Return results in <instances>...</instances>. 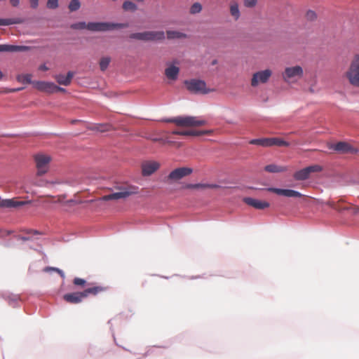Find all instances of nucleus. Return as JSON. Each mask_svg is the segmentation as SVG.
<instances>
[{
  "label": "nucleus",
  "mask_w": 359,
  "mask_h": 359,
  "mask_svg": "<svg viewBox=\"0 0 359 359\" xmlns=\"http://www.w3.org/2000/svg\"><path fill=\"white\" fill-rule=\"evenodd\" d=\"M327 205L335 210L338 209L337 205L334 202H328Z\"/></svg>",
  "instance_id": "44"
},
{
  "label": "nucleus",
  "mask_w": 359,
  "mask_h": 359,
  "mask_svg": "<svg viewBox=\"0 0 359 359\" xmlns=\"http://www.w3.org/2000/svg\"><path fill=\"white\" fill-rule=\"evenodd\" d=\"M58 6V0H48L47 7L50 9H55Z\"/></svg>",
  "instance_id": "37"
},
{
  "label": "nucleus",
  "mask_w": 359,
  "mask_h": 359,
  "mask_svg": "<svg viewBox=\"0 0 359 359\" xmlns=\"http://www.w3.org/2000/svg\"><path fill=\"white\" fill-rule=\"evenodd\" d=\"M193 172V169L189 167H180L172 170L167 177L168 183L176 182L182 178L190 175Z\"/></svg>",
  "instance_id": "10"
},
{
  "label": "nucleus",
  "mask_w": 359,
  "mask_h": 359,
  "mask_svg": "<svg viewBox=\"0 0 359 359\" xmlns=\"http://www.w3.org/2000/svg\"><path fill=\"white\" fill-rule=\"evenodd\" d=\"M30 6L33 8H36L39 5V0H29Z\"/></svg>",
  "instance_id": "41"
},
{
  "label": "nucleus",
  "mask_w": 359,
  "mask_h": 359,
  "mask_svg": "<svg viewBox=\"0 0 359 359\" xmlns=\"http://www.w3.org/2000/svg\"><path fill=\"white\" fill-rule=\"evenodd\" d=\"M180 68L175 65H170L165 69V76L172 81H175L179 75Z\"/></svg>",
  "instance_id": "22"
},
{
  "label": "nucleus",
  "mask_w": 359,
  "mask_h": 359,
  "mask_svg": "<svg viewBox=\"0 0 359 359\" xmlns=\"http://www.w3.org/2000/svg\"><path fill=\"white\" fill-rule=\"evenodd\" d=\"M267 191L270 192L275 193L280 196H284L286 197H302V194L292 189H278V188H269Z\"/></svg>",
  "instance_id": "18"
},
{
  "label": "nucleus",
  "mask_w": 359,
  "mask_h": 359,
  "mask_svg": "<svg viewBox=\"0 0 359 359\" xmlns=\"http://www.w3.org/2000/svg\"><path fill=\"white\" fill-rule=\"evenodd\" d=\"M167 123H173L177 126L182 127H198L206 124V121L196 116H177L164 120Z\"/></svg>",
  "instance_id": "3"
},
{
  "label": "nucleus",
  "mask_w": 359,
  "mask_h": 359,
  "mask_svg": "<svg viewBox=\"0 0 359 359\" xmlns=\"http://www.w3.org/2000/svg\"><path fill=\"white\" fill-rule=\"evenodd\" d=\"M304 70L302 67L297 65L286 67L282 74L283 80L287 83H294L303 76Z\"/></svg>",
  "instance_id": "8"
},
{
  "label": "nucleus",
  "mask_w": 359,
  "mask_h": 359,
  "mask_svg": "<svg viewBox=\"0 0 359 359\" xmlns=\"http://www.w3.org/2000/svg\"><path fill=\"white\" fill-rule=\"evenodd\" d=\"M219 186L215 184H187L184 186L185 189H217Z\"/></svg>",
  "instance_id": "26"
},
{
  "label": "nucleus",
  "mask_w": 359,
  "mask_h": 359,
  "mask_svg": "<svg viewBox=\"0 0 359 359\" xmlns=\"http://www.w3.org/2000/svg\"><path fill=\"white\" fill-rule=\"evenodd\" d=\"M73 283L77 286L84 287L86 284V281L81 278H75L73 280Z\"/></svg>",
  "instance_id": "36"
},
{
  "label": "nucleus",
  "mask_w": 359,
  "mask_h": 359,
  "mask_svg": "<svg viewBox=\"0 0 359 359\" xmlns=\"http://www.w3.org/2000/svg\"><path fill=\"white\" fill-rule=\"evenodd\" d=\"M23 22V20L21 18H6L0 19V26H7L14 24H21Z\"/></svg>",
  "instance_id": "28"
},
{
  "label": "nucleus",
  "mask_w": 359,
  "mask_h": 359,
  "mask_svg": "<svg viewBox=\"0 0 359 359\" xmlns=\"http://www.w3.org/2000/svg\"><path fill=\"white\" fill-rule=\"evenodd\" d=\"M250 144L259 145L264 147H269L272 146L278 147H289L290 143L278 137H268L253 139L250 141Z\"/></svg>",
  "instance_id": "6"
},
{
  "label": "nucleus",
  "mask_w": 359,
  "mask_h": 359,
  "mask_svg": "<svg viewBox=\"0 0 359 359\" xmlns=\"http://www.w3.org/2000/svg\"><path fill=\"white\" fill-rule=\"evenodd\" d=\"M217 63L216 60L212 62V65H215Z\"/></svg>",
  "instance_id": "52"
},
{
  "label": "nucleus",
  "mask_w": 359,
  "mask_h": 359,
  "mask_svg": "<svg viewBox=\"0 0 359 359\" xmlns=\"http://www.w3.org/2000/svg\"><path fill=\"white\" fill-rule=\"evenodd\" d=\"M111 190H114L113 193L103 196L99 200L100 201H110V200H120L126 199L129 196L138 193V187L128 184L127 183L118 184L114 186Z\"/></svg>",
  "instance_id": "1"
},
{
  "label": "nucleus",
  "mask_w": 359,
  "mask_h": 359,
  "mask_svg": "<svg viewBox=\"0 0 359 359\" xmlns=\"http://www.w3.org/2000/svg\"><path fill=\"white\" fill-rule=\"evenodd\" d=\"M257 2V0H244V4L246 7H254Z\"/></svg>",
  "instance_id": "39"
},
{
  "label": "nucleus",
  "mask_w": 359,
  "mask_h": 359,
  "mask_svg": "<svg viewBox=\"0 0 359 359\" xmlns=\"http://www.w3.org/2000/svg\"><path fill=\"white\" fill-rule=\"evenodd\" d=\"M28 46H14V45H0V52H18L29 50Z\"/></svg>",
  "instance_id": "23"
},
{
  "label": "nucleus",
  "mask_w": 359,
  "mask_h": 359,
  "mask_svg": "<svg viewBox=\"0 0 359 359\" xmlns=\"http://www.w3.org/2000/svg\"><path fill=\"white\" fill-rule=\"evenodd\" d=\"M353 212L354 214H358L359 213V207L358 206H354L352 208Z\"/></svg>",
  "instance_id": "47"
},
{
  "label": "nucleus",
  "mask_w": 359,
  "mask_h": 359,
  "mask_svg": "<svg viewBox=\"0 0 359 359\" xmlns=\"http://www.w3.org/2000/svg\"><path fill=\"white\" fill-rule=\"evenodd\" d=\"M52 270L57 271L62 278L65 277L63 271L57 268H51Z\"/></svg>",
  "instance_id": "43"
},
{
  "label": "nucleus",
  "mask_w": 359,
  "mask_h": 359,
  "mask_svg": "<svg viewBox=\"0 0 359 359\" xmlns=\"http://www.w3.org/2000/svg\"><path fill=\"white\" fill-rule=\"evenodd\" d=\"M38 175L46 174L49 169V164L52 160L51 156L43 153H39L34 156Z\"/></svg>",
  "instance_id": "5"
},
{
  "label": "nucleus",
  "mask_w": 359,
  "mask_h": 359,
  "mask_svg": "<svg viewBox=\"0 0 359 359\" xmlns=\"http://www.w3.org/2000/svg\"><path fill=\"white\" fill-rule=\"evenodd\" d=\"M272 72L270 69H265L255 73L251 80V85L253 87L257 86L259 83H265L271 76Z\"/></svg>",
  "instance_id": "13"
},
{
  "label": "nucleus",
  "mask_w": 359,
  "mask_h": 359,
  "mask_svg": "<svg viewBox=\"0 0 359 359\" xmlns=\"http://www.w3.org/2000/svg\"><path fill=\"white\" fill-rule=\"evenodd\" d=\"M328 148L339 154H356L358 149L346 142H339L336 144H330Z\"/></svg>",
  "instance_id": "12"
},
{
  "label": "nucleus",
  "mask_w": 359,
  "mask_h": 359,
  "mask_svg": "<svg viewBox=\"0 0 359 359\" xmlns=\"http://www.w3.org/2000/svg\"><path fill=\"white\" fill-rule=\"evenodd\" d=\"M32 75L30 74H20L17 76V80L24 84H30L34 83L32 81Z\"/></svg>",
  "instance_id": "29"
},
{
  "label": "nucleus",
  "mask_w": 359,
  "mask_h": 359,
  "mask_svg": "<svg viewBox=\"0 0 359 359\" xmlns=\"http://www.w3.org/2000/svg\"><path fill=\"white\" fill-rule=\"evenodd\" d=\"M130 38L144 41H157L165 39V33L163 31H147L133 33L130 35Z\"/></svg>",
  "instance_id": "4"
},
{
  "label": "nucleus",
  "mask_w": 359,
  "mask_h": 359,
  "mask_svg": "<svg viewBox=\"0 0 359 359\" xmlns=\"http://www.w3.org/2000/svg\"><path fill=\"white\" fill-rule=\"evenodd\" d=\"M184 84L189 91L193 93L207 94L210 90L207 88L204 81L200 79L186 80Z\"/></svg>",
  "instance_id": "9"
},
{
  "label": "nucleus",
  "mask_w": 359,
  "mask_h": 359,
  "mask_svg": "<svg viewBox=\"0 0 359 359\" xmlns=\"http://www.w3.org/2000/svg\"><path fill=\"white\" fill-rule=\"evenodd\" d=\"M3 77V74L1 73V72L0 71V79H1Z\"/></svg>",
  "instance_id": "51"
},
{
  "label": "nucleus",
  "mask_w": 359,
  "mask_h": 359,
  "mask_svg": "<svg viewBox=\"0 0 359 359\" xmlns=\"http://www.w3.org/2000/svg\"><path fill=\"white\" fill-rule=\"evenodd\" d=\"M201 5L199 3H195L191 6L190 8V13L192 14H196L201 12Z\"/></svg>",
  "instance_id": "34"
},
{
  "label": "nucleus",
  "mask_w": 359,
  "mask_h": 359,
  "mask_svg": "<svg viewBox=\"0 0 359 359\" xmlns=\"http://www.w3.org/2000/svg\"><path fill=\"white\" fill-rule=\"evenodd\" d=\"M39 69L41 71H47L48 70V67L46 65H41L39 67Z\"/></svg>",
  "instance_id": "46"
},
{
  "label": "nucleus",
  "mask_w": 359,
  "mask_h": 359,
  "mask_svg": "<svg viewBox=\"0 0 359 359\" xmlns=\"http://www.w3.org/2000/svg\"><path fill=\"white\" fill-rule=\"evenodd\" d=\"M160 168V163L155 161H144L142 164V174L143 176H149Z\"/></svg>",
  "instance_id": "14"
},
{
  "label": "nucleus",
  "mask_w": 359,
  "mask_h": 359,
  "mask_svg": "<svg viewBox=\"0 0 359 359\" xmlns=\"http://www.w3.org/2000/svg\"><path fill=\"white\" fill-rule=\"evenodd\" d=\"M243 201L248 205L257 210H264L269 207V203L264 201L257 200L250 197L243 198Z\"/></svg>",
  "instance_id": "19"
},
{
  "label": "nucleus",
  "mask_w": 359,
  "mask_h": 359,
  "mask_svg": "<svg viewBox=\"0 0 359 359\" xmlns=\"http://www.w3.org/2000/svg\"><path fill=\"white\" fill-rule=\"evenodd\" d=\"M63 299L67 303L76 304L81 303L85 299V294L83 291L67 293L63 296Z\"/></svg>",
  "instance_id": "16"
},
{
  "label": "nucleus",
  "mask_w": 359,
  "mask_h": 359,
  "mask_svg": "<svg viewBox=\"0 0 359 359\" xmlns=\"http://www.w3.org/2000/svg\"><path fill=\"white\" fill-rule=\"evenodd\" d=\"M111 62L110 57H103L100 59L99 65L101 71L104 72Z\"/></svg>",
  "instance_id": "30"
},
{
  "label": "nucleus",
  "mask_w": 359,
  "mask_h": 359,
  "mask_svg": "<svg viewBox=\"0 0 359 359\" xmlns=\"http://www.w3.org/2000/svg\"><path fill=\"white\" fill-rule=\"evenodd\" d=\"M123 8L125 11H135L137 10V6L132 1H126L123 4Z\"/></svg>",
  "instance_id": "32"
},
{
  "label": "nucleus",
  "mask_w": 359,
  "mask_h": 359,
  "mask_svg": "<svg viewBox=\"0 0 359 359\" xmlns=\"http://www.w3.org/2000/svg\"><path fill=\"white\" fill-rule=\"evenodd\" d=\"M345 77L351 86L359 88V53L352 57L345 72Z\"/></svg>",
  "instance_id": "2"
},
{
  "label": "nucleus",
  "mask_w": 359,
  "mask_h": 359,
  "mask_svg": "<svg viewBox=\"0 0 359 359\" xmlns=\"http://www.w3.org/2000/svg\"><path fill=\"white\" fill-rule=\"evenodd\" d=\"M127 24L110 23V22H89L87 24V29L92 32H105L116 28L127 27Z\"/></svg>",
  "instance_id": "7"
},
{
  "label": "nucleus",
  "mask_w": 359,
  "mask_h": 359,
  "mask_svg": "<svg viewBox=\"0 0 359 359\" xmlns=\"http://www.w3.org/2000/svg\"><path fill=\"white\" fill-rule=\"evenodd\" d=\"M71 28L74 29H87V24L84 22H79L77 23L72 24Z\"/></svg>",
  "instance_id": "35"
},
{
  "label": "nucleus",
  "mask_w": 359,
  "mask_h": 359,
  "mask_svg": "<svg viewBox=\"0 0 359 359\" xmlns=\"http://www.w3.org/2000/svg\"><path fill=\"white\" fill-rule=\"evenodd\" d=\"M19 90H20V88H18V89H10L8 90H7L6 92H15V91Z\"/></svg>",
  "instance_id": "50"
},
{
  "label": "nucleus",
  "mask_w": 359,
  "mask_h": 359,
  "mask_svg": "<svg viewBox=\"0 0 359 359\" xmlns=\"http://www.w3.org/2000/svg\"><path fill=\"white\" fill-rule=\"evenodd\" d=\"M109 128L110 126L108 125H101L97 128V129L100 132H104L109 130Z\"/></svg>",
  "instance_id": "40"
},
{
  "label": "nucleus",
  "mask_w": 359,
  "mask_h": 359,
  "mask_svg": "<svg viewBox=\"0 0 359 359\" xmlns=\"http://www.w3.org/2000/svg\"><path fill=\"white\" fill-rule=\"evenodd\" d=\"M210 130H174L172 132L173 135H184V136H201L204 135H210L212 133Z\"/></svg>",
  "instance_id": "17"
},
{
  "label": "nucleus",
  "mask_w": 359,
  "mask_h": 359,
  "mask_svg": "<svg viewBox=\"0 0 359 359\" xmlns=\"http://www.w3.org/2000/svg\"><path fill=\"white\" fill-rule=\"evenodd\" d=\"M81 6L80 2L78 0H72L69 4V9L70 11H76Z\"/></svg>",
  "instance_id": "33"
},
{
  "label": "nucleus",
  "mask_w": 359,
  "mask_h": 359,
  "mask_svg": "<svg viewBox=\"0 0 359 359\" xmlns=\"http://www.w3.org/2000/svg\"><path fill=\"white\" fill-rule=\"evenodd\" d=\"M9 1H10L11 4L14 7H17L20 4V0H9Z\"/></svg>",
  "instance_id": "42"
},
{
  "label": "nucleus",
  "mask_w": 359,
  "mask_h": 359,
  "mask_svg": "<svg viewBox=\"0 0 359 359\" xmlns=\"http://www.w3.org/2000/svg\"><path fill=\"white\" fill-rule=\"evenodd\" d=\"M106 287L102 286H93L91 287H88L85 289L83 292L85 294V298L88 297L89 295L95 296L97 294L105 291Z\"/></svg>",
  "instance_id": "25"
},
{
  "label": "nucleus",
  "mask_w": 359,
  "mask_h": 359,
  "mask_svg": "<svg viewBox=\"0 0 359 359\" xmlns=\"http://www.w3.org/2000/svg\"><path fill=\"white\" fill-rule=\"evenodd\" d=\"M153 141L154 142H163V143H165V141L161 138H154L153 139Z\"/></svg>",
  "instance_id": "48"
},
{
  "label": "nucleus",
  "mask_w": 359,
  "mask_h": 359,
  "mask_svg": "<svg viewBox=\"0 0 359 359\" xmlns=\"http://www.w3.org/2000/svg\"><path fill=\"white\" fill-rule=\"evenodd\" d=\"M33 86L36 89L47 93H54V89H57L55 83L48 81H34Z\"/></svg>",
  "instance_id": "15"
},
{
  "label": "nucleus",
  "mask_w": 359,
  "mask_h": 359,
  "mask_svg": "<svg viewBox=\"0 0 359 359\" xmlns=\"http://www.w3.org/2000/svg\"><path fill=\"white\" fill-rule=\"evenodd\" d=\"M264 170L271 173L283 172L287 170V167L278 165L276 164H269L264 167Z\"/></svg>",
  "instance_id": "24"
},
{
  "label": "nucleus",
  "mask_w": 359,
  "mask_h": 359,
  "mask_svg": "<svg viewBox=\"0 0 359 359\" xmlns=\"http://www.w3.org/2000/svg\"><path fill=\"white\" fill-rule=\"evenodd\" d=\"M57 89H54V93L56 92H65V89L56 86Z\"/></svg>",
  "instance_id": "45"
},
{
  "label": "nucleus",
  "mask_w": 359,
  "mask_h": 359,
  "mask_svg": "<svg viewBox=\"0 0 359 359\" xmlns=\"http://www.w3.org/2000/svg\"><path fill=\"white\" fill-rule=\"evenodd\" d=\"M230 13L233 18L237 20L240 18V11L237 2L232 1L230 2Z\"/></svg>",
  "instance_id": "27"
},
{
  "label": "nucleus",
  "mask_w": 359,
  "mask_h": 359,
  "mask_svg": "<svg viewBox=\"0 0 359 359\" xmlns=\"http://www.w3.org/2000/svg\"><path fill=\"white\" fill-rule=\"evenodd\" d=\"M323 170V167L319 165H312L295 172L293 175L296 180H306L310 177L311 173L319 172Z\"/></svg>",
  "instance_id": "11"
},
{
  "label": "nucleus",
  "mask_w": 359,
  "mask_h": 359,
  "mask_svg": "<svg viewBox=\"0 0 359 359\" xmlns=\"http://www.w3.org/2000/svg\"><path fill=\"white\" fill-rule=\"evenodd\" d=\"M19 239H20V240H22L23 241H27L29 238H27V237H24V236H20Z\"/></svg>",
  "instance_id": "49"
},
{
  "label": "nucleus",
  "mask_w": 359,
  "mask_h": 359,
  "mask_svg": "<svg viewBox=\"0 0 359 359\" xmlns=\"http://www.w3.org/2000/svg\"><path fill=\"white\" fill-rule=\"evenodd\" d=\"M306 18L309 20H313L316 18V14L313 11H309L306 14Z\"/></svg>",
  "instance_id": "38"
},
{
  "label": "nucleus",
  "mask_w": 359,
  "mask_h": 359,
  "mask_svg": "<svg viewBox=\"0 0 359 359\" xmlns=\"http://www.w3.org/2000/svg\"><path fill=\"white\" fill-rule=\"evenodd\" d=\"M73 76L74 73L72 72H69L66 76L63 74H57L55 75L54 78L59 84L67 86L71 83Z\"/></svg>",
  "instance_id": "21"
},
{
  "label": "nucleus",
  "mask_w": 359,
  "mask_h": 359,
  "mask_svg": "<svg viewBox=\"0 0 359 359\" xmlns=\"http://www.w3.org/2000/svg\"><path fill=\"white\" fill-rule=\"evenodd\" d=\"M167 36L169 39H180L186 36V34L177 31H167Z\"/></svg>",
  "instance_id": "31"
},
{
  "label": "nucleus",
  "mask_w": 359,
  "mask_h": 359,
  "mask_svg": "<svg viewBox=\"0 0 359 359\" xmlns=\"http://www.w3.org/2000/svg\"><path fill=\"white\" fill-rule=\"evenodd\" d=\"M28 203V201H18L15 198L4 199L0 201V208H15L22 206Z\"/></svg>",
  "instance_id": "20"
}]
</instances>
